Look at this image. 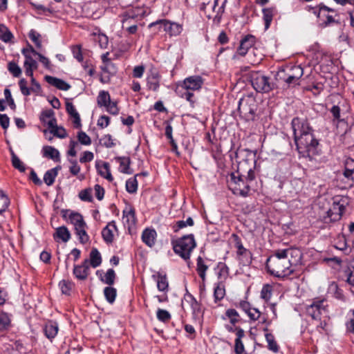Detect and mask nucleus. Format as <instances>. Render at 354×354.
<instances>
[{
	"label": "nucleus",
	"mask_w": 354,
	"mask_h": 354,
	"mask_svg": "<svg viewBox=\"0 0 354 354\" xmlns=\"http://www.w3.org/2000/svg\"><path fill=\"white\" fill-rule=\"evenodd\" d=\"M345 210V206L339 203L333 202V206L323 216L322 221L324 223L329 224L341 219Z\"/></svg>",
	"instance_id": "1a4fd4ad"
},
{
	"label": "nucleus",
	"mask_w": 354,
	"mask_h": 354,
	"mask_svg": "<svg viewBox=\"0 0 354 354\" xmlns=\"http://www.w3.org/2000/svg\"><path fill=\"white\" fill-rule=\"evenodd\" d=\"M290 267L291 263L289 259H273L266 262L268 271L278 278H284L291 275L293 273V270L290 269Z\"/></svg>",
	"instance_id": "20e7f679"
},
{
	"label": "nucleus",
	"mask_w": 354,
	"mask_h": 354,
	"mask_svg": "<svg viewBox=\"0 0 354 354\" xmlns=\"http://www.w3.org/2000/svg\"><path fill=\"white\" fill-rule=\"evenodd\" d=\"M225 295V286L221 282L217 283L214 288V301L216 303L223 299Z\"/></svg>",
	"instance_id": "c9c22d12"
},
{
	"label": "nucleus",
	"mask_w": 354,
	"mask_h": 354,
	"mask_svg": "<svg viewBox=\"0 0 354 354\" xmlns=\"http://www.w3.org/2000/svg\"><path fill=\"white\" fill-rule=\"evenodd\" d=\"M236 173L237 176L234 173L230 176V189L234 194L246 197L250 191V183L255 179L254 171L252 168H250L247 176L240 174L239 170Z\"/></svg>",
	"instance_id": "f257e3e1"
},
{
	"label": "nucleus",
	"mask_w": 354,
	"mask_h": 354,
	"mask_svg": "<svg viewBox=\"0 0 354 354\" xmlns=\"http://www.w3.org/2000/svg\"><path fill=\"white\" fill-rule=\"evenodd\" d=\"M150 28L154 30H161L167 32L171 36L178 35L183 30L182 26L174 22H171L167 19H160L155 22H152L149 25Z\"/></svg>",
	"instance_id": "0eeeda50"
},
{
	"label": "nucleus",
	"mask_w": 354,
	"mask_h": 354,
	"mask_svg": "<svg viewBox=\"0 0 354 354\" xmlns=\"http://www.w3.org/2000/svg\"><path fill=\"white\" fill-rule=\"evenodd\" d=\"M11 155V162L13 167L20 172H25L26 167L19 158L15 153L12 148L10 149Z\"/></svg>",
	"instance_id": "c756f323"
},
{
	"label": "nucleus",
	"mask_w": 354,
	"mask_h": 354,
	"mask_svg": "<svg viewBox=\"0 0 354 354\" xmlns=\"http://www.w3.org/2000/svg\"><path fill=\"white\" fill-rule=\"evenodd\" d=\"M318 47L319 46H314V48L309 50V54L308 55V57H311L316 62H319L324 56V53L319 50Z\"/></svg>",
	"instance_id": "79ce46f5"
},
{
	"label": "nucleus",
	"mask_w": 354,
	"mask_h": 354,
	"mask_svg": "<svg viewBox=\"0 0 354 354\" xmlns=\"http://www.w3.org/2000/svg\"><path fill=\"white\" fill-rule=\"evenodd\" d=\"M21 53L24 55L25 59H28V57L38 56L39 54V53L33 49L32 46H28L26 48H24L21 50Z\"/></svg>",
	"instance_id": "680f3d73"
},
{
	"label": "nucleus",
	"mask_w": 354,
	"mask_h": 354,
	"mask_svg": "<svg viewBox=\"0 0 354 354\" xmlns=\"http://www.w3.org/2000/svg\"><path fill=\"white\" fill-rule=\"evenodd\" d=\"M325 301L324 299H316L308 306L306 312L313 319L317 320L321 319V315L323 312H326Z\"/></svg>",
	"instance_id": "9b49d317"
},
{
	"label": "nucleus",
	"mask_w": 354,
	"mask_h": 354,
	"mask_svg": "<svg viewBox=\"0 0 354 354\" xmlns=\"http://www.w3.org/2000/svg\"><path fill=\"white\" fill-rule=\"evenodd\" d=\"M286 72L290 75L294 76L295 78H297L298 80H299L304 74L303 68L299 65H287Z\"/></svg>",
	"instance_id": "e433bc0d"
},
{
	"label": "nucleus",
	"mask_w": 354,
	"mask_h": 354,
	"mask_svg": "<svg viewBox=\"0 0 354 354\" xmlns=\"http://www.w3.org/2000/svg\"><path fill=\"white\" fill-rule=\"evenodd\" d=\"M66 110L68 114L73 118L74 127L77 129L80 128L82 127L80 116L74 105L71 102L67 101L66 102Z\"/></svg>",
	"instance_id": "aec40b11"
},
{
	"label": "nucleus",
	"mask_w": 354,
	"mask_h": 354,
	"mask_svg": "<svg viewBox=\"0 0 354 354\" xmlns=\"http://www.w3.org/2000/svg\"><path fill=\"white\" fill-rule=\"evenodd\" d=\"M79 142L84 145H89L91 143L90 137L84 131H80L77 134Z\"/></svg>",
	"instance_id": "338daca9"
},
{
	"label": "nucleus",
	"mask_w": 354,
	"mask_h": 354,
	"mask_svg": "<svg viewBox=\"0 0 354 354\" xmlns=\"http://www.w3.org/2000/svg\"><path fill=\"white\" fill-rule=\"evenodd\" d=\"M203 82L201 76L193 75L185 78L178 86L180 87L181 90L198 91L201 88Z\"/></svg>",
	"instance_id": "9d476101"
},
{
	"label": "nucleus",
	"mask_w": 354,
	"mask_h": 354,
	"mask_svg": "<svg viewBox=\"0 0 354 354\" xmlns=\"http://www.w3.org/2000/svg\"><path fill=\"white\" fill-rule=\"evenodd\" d=\"M208 269V266L205 263L203 258L201 257H198L197 258V263H196V270L201 278L203 281H205L206 279V271Z\"/></svg>",
	"instance_id": "473e14b6"
},
{
	"label": "nucleus",
	"mask_w": 354,
	"mask_h": 354,
	"mask_svg": "<svg viewBox=\"0 0 354 354\" xmlns=\"http://www.w3.org/2000/svg\"><path fill=\"white\" fill-rule=\"evenodd\" d=\"M103 292L106 300L111 304H113L117 296L116 289L111 286H106Z\"/></svg>",
	"instance_id": "f704fd0d"
},
{
	"label": "nucleus",
	"mask_w": 354,
	"mask_h": 354,
	"mask_svg": "<svg viewBox=\"0 0 354 354\" xmlns=\"http://www.w3.org/2000/svg\"><path fill=\"white\" fill-rule=\"evenodd\" d=\"M115 278H116L115 272L114 270L112 268L108 269L104 276H102L101 274L100 276V281L102 283L108 285L109 286L114 284Z\"/></svg>",
	"instance_id": "c85d7f7f"
},
{
	"label": "nucleus",
	"mask_w": 354,
	"mask_h": 354,
	"mask_svg": "<svg viewBox=\"0 0 354 354\" xmlns=\"http://www.w3.org/2000/svg\"><path fill=\"white\" fill-rule=\"evenodd\" d=\"M351 315L346 322V330L354 334V310H351Z\"/></svg>",
	"instance_id": "774afa93"
},
{
	"label": "nucleus",
	"mask_w": 354,
	"mask_h": 354,
	"mask_svg": "<svg viewBox=\"0 0 354 354\" xmlns=\"http://www.w3.org/2000/svg\"><path fill=\"white\" fill-rule=\"evenodd\" d=\"M71 51L74 58H75L78 62H82L83 61L81 46H71Z\"/></svg>",
	"instance_id": "052dcab7"
},
{
	"label": "nucleus",
	"mask_w": 354,
	"mask_h": 354,
	"mask_svg": "<svg viewBox=\"0 0 354 354\" xmlns=\"http://www.w3.org/2000/svg\"><path fill=\"white\" fill-rule=\"evenodd\" d=\"M115 160L120 164L119 171L126 174H132L133 171L131 169V159L129 156H118L115 158Z\"/></svg>",
	"instance_id": "6ab92c4d"
},
{
	"label": "nucleus",
	"mask_w": 354,
	"mask_h": 354,
	"mask_svg": "<svg viewBox=\"0 0 354 354\" xmlns=\"http://www.w3.org/2000/svg\"><path fill=\"white\" fill-rule=\"evenodd\" d=\"M152 278L157 283V288L159 291L167 293L169 290V282L166 274L159 272L152 275Z\"/></svg>",
	"instance_id": "dca6fc26"
},
{
	"label": "nucleus",
	"mask_w": 354,
	"mask_h": 354,
	"mask_svg": "<svg viewBox=\"0 0 354 354\" xmlns=\"http://www.w3.org/2000/svg\"><path fill=\"white\" fill-rule=\"evenodd\" d=\"M86 227V226H81L80 228L78 227L75 230L76 234L79 236L80 243L83 244L86 243L89 239L85 230Z\"/></svg>",
	"instance_id": "8fccbe9b"
},
{
	"label": "nucleus",
	"mask_w": 354,
	"mask_h": 354,
	"mask_svg": "<svg viewBox=\"0 0 354 354\" xmlns=\"http://www.w3.org/2000/svg\"><path fill=\"white\" fill-rule=\"evenodd\" d=\"M55 239H60L63 242H67L71 239V233L65 226H61L56 229L53 235Z\"/></svg>",
	"instance_id": "cd10ccee"
},
{
	"label": "nucleus",
	"mask_w": 354,
	"mask_h": 354,
	"mask_svg": "<svg viewBox=\"0 0 354 354\" xmlns=\"http://www.w3.org/2000/svg\"><path fill=\"white\" fill-rule=\"evenodd\" d=\"M156 232L153 229L146 228L142 234V241L149 247L151 248L155 245Z\"/></svg>",
	"instance_id": "412c9836"
},
{
	"label": "nucleus",
	"mask_w": 354,
	"mask_h": 354,
	"mask_svg": "<svg viewBox=\"0 0 354 354\" xmlns=\"http://www.w3.org/2000/svg\"><path fill=\"white\" fill-rule=\"evenodd\" d=\"M243 312L245 313L249 317L250 319L253 322L258 320L261 317V315L259 309L252 308V306H250L248 310H243Z\"/></svg>",
	"instance_id": "09e8293b"
},
{
	"label": "nucleus",
	"mask_w": 354,
	"mask_h": 354,
	"mask_svg": "<svg viewBox=\"0 0 354 354\" xmlns=\"http://www.w3.org/2000/svg\"><path fill=\"white\" fill-rule=\"evenodd\" d=\"M45 336L52 342L53 339L57 336L59 330V325L55 321L47 322L43 328Z\"/></svg>",
	"instance_id": "ddd939ff"
},
{
	"label": "nucleus",
	"mask_w": 354,
	"mask_h": 354,
	"mask_svg": "<svg viewBox=\"0 0 354 354\" xmlns=\"http://www.w3.org/2000/svg\"><path fill=\"white\" fill-rule=\"evenodd\" d=\"M335 248H337L339 250H341L344 252V254H349L351 252V248L349 245H348L346 239L344 237H342V239H340L335 245Z\"/></svg>",
	"instance_id": "c03bdc74"
},
{
	"label": "nucleus",
	"mask_w": 354,
	"mask_h": 354,
	"mask_svg": "<svg viewBox=\"0 0 354 354\" xmlns=\"http://www.w3.org/2000/svg\"><path fill=\"white\" fill-rule=\"evenodd\" d=\"M80 198L83 201L91 202L93 200L91 196V189H85L79 193Z\"/></svg>",
	"instance_id": "e2e57ef3"
},
{
	"label": "nucleus",
	"mask_w": 354,
	"mask_h": 354,
	"mask_svg": "<svg viewBox=\"0 0 354 354\" xmlns=\"http://www.w3.org/2000/svg\"><path fill=\"white\" fill-rule=\"evenodd\" d=\"M138 174H136L133 178H131L128 179L126 182V190L127 192L130 194H134L137 192L138 189V181L136 179V176Z\"/></svg>",
	"instance_id": "37998d69"
},
{
	"label": "nucleus",
	"mask_w": 354,
	"mask_h": 354,
	"mask_svg": "<svg viewBox=\"0 0 354 354\" xmlns=\"http://www.w3.org/2000/svg\"><path fill=\"white\" fill-rule=\"evenodd\" d=\"M50 132L59 138H65L67 136L66 131L63 127H57L53 130H50Z\"/></svg>",
	"instance_id": "0e129e2a"
},
{
	"label": "nucleus",
	"mask_w": 354,
	"mask_h": 354,
	"mask_svg": "<svg viewBox=\"0 0 354 354\" xmlns=\"http://www.w3.org/2000/svg\"><path fill=\"white\" fill-rule=\"evenodd\" d=\"M295 252H299V251L294 250L292 249L277 250L274 252V254L267 259V261H271L273 259H288V254L293 256Z\"/></svg>",
	"instance_id": "5701e85b"
},
{
	"label": "nucleus",
	"mask_w": 354,
	"mask_h": 354,
	"mask_svg": "<svg viewBox=\"0 0 354 354\" xmlns=\"http://www.w3.org/2000/svg\"><path fill=\"white\" fill-rule=\"evenodd\" d=\"M147 86L149 89L156 91L160 86L158 80V74H153L147 80Z\"/></svg>",
	"instance_id": "49530a36"
},
{
	"label": "nucleus",
	"mask_w": 354,
	"mask_h": 354,
	"mask_svg": "<svg viewBox=\"0 0 354 354\" xmlns=\"http://www.w3.org/2000/svg\"><path fill=\"white\" fill-rule=\"evenodd\" d=\"M59 286L63 294L69 295L70 291L73 287V283L68 281L62 280L59 282Z\"/></svg>",
	"instance_id": "bf43d9fd"
},
{
	"label": "nucleus",
	"mask_w": 354,
	"mask_h": 354,
	"mask_svg": "<svg viewBox=\"0 0 354 354\" xmlns=\"http://www.w3.org/2000/svg\"><path fill=\"white\" fill-rule=\"evenodd\" d=\"M43 156L52 159L55 162H59V151L52 146H45L42 149Z\"/></svg>",
	"instance_id": "4be33fe9"
},
{
	"label": "nucleus",
	"mask_w": 354,
	"mask_h": 354,
	"mask_svg": "<svg viewBox=\"0 0 354 354\" xmlns=\"http://www.w3.org/2000/svg\"><path fill=\"white\" fill-rule=\"evenodd\" d=\"M111 101V97L108 91H100L97 97V102L99 106H106Z\"/></svg>",
	"instance_id": "ea45409f"
},
{
	"label": "nucleus",
	"mask_w": 354,
	"mask_h": 354,
	"mask_svg": "<svg viewBox=\"0 0 354 354\" xmlns=\"http://www.w3.org/2000/svg\"><path fill=\"white\" fill-rule=\"evenodd\" d=\"M157 319L162 322H168L171 319L170 313L163 309L158 308L156 313Z\"/></svg>",
	"instance_id": "6e6d98bb"
},
{
	"label": "nucleus",
	"mask_w": 354,
	"mask_h": 354,
	"mask_svg": "<svg viewBox=\"0 0 354 354\" xmlns=\"http://www.w3.org/2000/svg\"><path fill=\"white\" fill-rule=\"evenodd\" d=\"M257 107L256 100L251 96H247L239 100L238 111L245 121H252L255 119Z\"/></svg>",
	"instance_id": "423d86ee"
},
{
	"label": "nucleus",
	"mask_w": 354,
	"mask_h": 354,
	"mask_svg": "<svg viewBox=\"0 0 354 354\" xmlns=\"http://www.w3.org/2000/svg\"><path fill=\"white\" fill-rule=\"evenodd\" d=\"M12 33L4 24H0V40L4 43L11 42L13 38Z\"/></svg>",
	"instance_id": "72a5a7b5"
},
{
	"label": "nucleus",
	"mask_w": 354,
	"mask_h": 354,
	"mask_svg": "<svg viewBox=\"0 0 354 354\" xmlns=\"http://www.w3.org/2000/svg\"><path fill=\"white\" fill-rule=\"evenodd\" d=\"M313 131L300 136L299 138L296 136L295 142L297 149L301 153H307V156L315 155L317 153V147L319 145L318 140L315 138Z\"/></svg>",
	"instance_id": "39448f33"
},
{
	"label": "nucleus",
	"mask_w": 354,
	"mask_h": 354,
	"mask_svg": "<svg viewBox=\"0 0 354 354\" xmlns=\"http://www.w3.org/2000/svg\"><path fill=\"white\" fill-rule=\"evenodd\" d=\"M59 169H61V167L57 166L46 171L44 175V181L48 186H50L54 183Z\"/></svg>",
	"instance_id": "b1692460"
},
{
	"label": "nucleus",
	"mask_w": 354,
	"mask_h": 354,
	"mask_svg": "<svg viewBox=\"0 0 354 354\" xmlns=\"http://www.w3.org/2000/svg\"><path fill=\"white\" fill-rule=\"evenodd\" d=\"M88 260L85 259L82 265L75 266L73 274L80 280H85L89 272Z\"/></svg>",
	"instance_id": "4468645a"
},
{
	"label": "nucleus",
	"mask_w": 354,
	"mask_h": 354,
	"mask_svg": "<svg viewBox=\"0 0 354 354\" xmlns=\"http://www.w3.org/2000/svg\"><path fill=\"white\" fill-rule=\"evenodd\" d=\"M44 80L49 84L56 87L59 90L68 91L71 87L68 83L63 80L50 75H46Z\"/></svg>",
	"instance_id": "2eb2a0df"
},
{
	"label": "nucleus",
	"mask_w": 354,
	"mask_h": 354,
	"mask_svg": "<svg viewBox=\"0 0 354 354\" xmlns=\"http://www.w3.org/2000/svg\"><path fill=\"white\" fill-rule=\"evenodd\" d=\"M102 71L107 75L113 76L117 73V68L115 65L111 62L104 63L100 66Z\"/></svg>",
	"instance_id": "a19ab883"
},
{
	"label": "nucleus",
	"mask_w": 354,
	"mask_h": 354,
	"mask_svg": "<svg viewBox=\"0 0 354 354\" xmlns=\"http://www.w3.org/2000/svg\"><path fill=\"white\" fill-rule=\"evenodd\" d=\"M291 127L293 131L294 140L305 133H309L313 129L306 118H294L291 121Z\"/></svg>",
	"instance_id": "6e6552de"
},
{
	"label": "nucleus",
	"mask_w": 354,
	"mask_h": 354,
	"mask_svg": "<svg viewBox=\"0 0 354 354\" xmlns=\"http://www.w3.org/2000/svg\"><path fill=\"white\" fill-rule=\"evenodd\" d=\"M55 116V112L52 109L44 110L41 113L39 119L44 124H46L47 119H51Z\"/></svg>",
	"instance_id": "69168bd1"
},
{
	"label": "nucleus",
	"mask_w": 354,
	"mask_h": 354,
	"mask_svg": "<svg viewBox=\"0 0 354 354\" xmlns=\"http://www.w3.org/2000/svg\"><path fill=\"white\" fill-rule=\"evenodd\" d=\"M113 230H117V226L115 221L109 222L106 227L102 229V236L104 241L109 244L113 241Z\"/></svg>",
	"instance_id": "a211bd4d"
},
{
	"label": "nucleus",
	"mask_w": 354,
	"mask_h": 354,
	"mask_svg": "<svg viewBox=\"0 0 354 354\" xmlns=\"http://www.w3.org/2000/svg\"><path fill=\"white\" fill-rule=\"evenodd\" d=\"M248 78L253 88L258 93H268L276 88V84L261 71H250Z\"/></svg>",
	"instance_id": "7ed1b4c3"
},
{
	"label": "nucleus",
	"mask_w": 354,
	"mask_h": 354,
	"mask_svg": "<svg viewBox=\"0 0 354 354\" xmlns=\"http://www.w3.org/2000/svg\"><path fill=\"white\" fill-rule=\"evenodd\" d=\"M272 290V287L270 285L265 284L261 291V297L266 301H268L271 298Z\"/></svg>",
	"instance_id": "13d9d810"
},
{
	"label": "nucleus",
	"mask_w": 354,
	"mask_h": 354,
	"mask_svg": "<svg viewBox=\"0 0 354 354\" xmlns=\"http://www.w3.org/2000/svg\"><path fill=\"white\" fill-rule=\"evenodd\" d=\"M10 200L3 191H0V214L8 207Z\"/></svg>",
	"instance_id": "603ef678"
},
{
	"label": "nucleus",
	"mask_w": 354,
	"mask_h": 354,
	"mask_svg": "<svg viewBox=\"0 0 354 354\" xmlns=\"http://www.w3.org/2000/svg\"><path fill=\"white\" fill-rule=\"evenodd\" d=\"M89 263L93 268H97L102 263V257L97 248H93L91 250L90 252V260H88V263Z\"/></svg>",
	"instance_id": "7c9ffc66"
},
{
	"label": "nucleus",
	"mask_w": 354,
	"mask_h": 354,
	"mask_svg": "<svg viewBox=\"0 0 354 354\" xmlns=\"http://www.w3.org/2000/svg\"><path fill=\"white\" fill-rule=\"evenodd\" d=\"M346 277V281L351 286L354 287V266L351 265L344 270Z\"/></svg>",
	"instance_id": "864d4df0"
},
{
	"label": "nucleus",
	"mask_w": 354,
	"mask_h": 354,
	"mask_svg": "<svg viewBox=\"0 0 354 354\" xmlns=\"http://www.w3.org/2000/svg\"><path fill=\"white\" fill-rule=\"evenodd\" d=\"M122 213V221L124 225H127L128 228L131 229L136 223L135 209L131 206L126 207Z\"/></svg>",
	"instance_id": "f8f14e48"
},
{
	"label": "nucleus",
	"mask_w": 354,
	"mask_h": 354,
	"mask_svg": "<svg viewBox=\"0 0 354 354\" xmlns=\"http://www.w3.org/2000/svg\"><path fill=\"white\" fill-rule=\"evenodd\" d=\"M68 218L71 224L76 228H80L81 226H86L84 221L83 216L77 212H71L68 215Z\"/></svg>",
	"instance_id": "bb28decb"
},
{
	"label": "nucleus",
	"mask_w": 354,
	"mask_h": 354,
	"mask_svg": "<svg viewBox=\"0 0 354 354\" xmlns=\"http://www.w3.org/2000/svg\"><path fill=\"white\" fill-rule=\"evenodd\" d=\"M96 167L98 171L99 174L103 178L108 180L109 182L113 180V178L111 174L110 171V165L109 162H104L102 166H100L98 164H96Z\"/></svg>",
	"instance_id": "393cba45"
},
{
	"label": "nucleus",
	"mask_w": 354,
	"mask_h": 354,
	"mask_svg": "<svg viewBox=\"0 0 354 354\" xmlns=\"http://www.w3.org/2000/svg\"><path fill=\"white\" fill-rule=\"evenodd\" d=\"M176 93L181 97L186 99L188 102H190L192 106H194L195 100H194V93L188 90H181L180 87L177 86L176 90Z\"/></svg>",
	"instance_id": "58836bf2"
},
{
	"label": "nucleus",
	"mask_w": 354,
	"mask_h": 354,
	"mask_svg": "<svg viewBox=\"0 0 354 354\" xmlns=\"http://www.w3.org/2000/svg\"><path fill=\"white\" fill-rule=\"evenodd\" d=\"M171 245L174 252L187 261L190 259L191 253L196 248V243L194 234H190L172 240Z\"/></svg>",
	"instance_id": "f03ea898"
},
{
	"label": "nucleus",
	"mask_w": 354,
	"mask_h": 354,
	"mask_svg": "<svg viewBox=\"0 0 354 354\" xmlns=\"http://www.w3.org/2000/svg\"><path fill=\"white\" fill-rule=\"evenodd\" d=\"M10 324V319L8 313H0V331L8 329Z\"/></svg>",
	"instance_id": "a18cd8bd"
},
{
	"label": "nucleus",
	"mask_w": 354,
	"mask_h": 354,
	"mask_svg": "<svg viewBox=\"0 0 354 354\" xmlns=\"http://www.w3.org/2000/svg\"><path fill=\"white\" fill-rule=\"evenodd\" d=\"M223 319H228L232 325L235 326L240 322L241 317L236 310L229 308L226 310L225 315L222 317Z\"/></svg>",
	"instance_id": "a878e982"
},
{
	"label": "nucleus",
	"mask_w": 354,
	"mask_h": 354,
	"mask_svg": "<svg viewBox=\"0 0 354 354\" xmlns=\"http://www.w3.org/2000/svg\"><path fill=\"white\" fill-rule=\"evenodd\" d=\"M322 22L320 26L322 28H326L333 24L337 23L333 16L326 14H322V18H319Z\"/></svg>",
	"instance_id": "5fc2aeb1"
},
{
	"label": "nucleus",
	"mask_w": 354,
	"mask_h": 354,
	"mask_svg": "<svg viewBox=\"0 0 354 354\" xmlns=\"http://www.w3.org/2000/svg\"><path fill=\"white\" fill-rule=\"evenodd\" d=\"M265 337L268 342V348L274 353H277L279 347L274 339V335L272 333H266Z\"/></svg>",
	"instance_id": "4c0bfd02"
},
{
	"label": "nucleus",
	"mask_w": 354,
	"mask_h": 354,
	"mask_svg": "<svg viewBox=\"0 0 354 354\" xmlns=\"http://www.w3.org/2000/svg\"><path fill=\"white\" fill-rule=\"evenodd\" d=\"M274 11V8H266L262 10L263 19L265 23L266 30L268 29L270 26V24L273 19Z\"/></svg>",
	"instance_id": "2f4dec72"
},
{
	"label": "nucleus",
	"mask_w": 354,
	"mask_h": 354,
	"mask_svg": "<svg viewBox=\"0 0 354 354\" xmlns=\"http://www.w3.org/2000/svg\"><path fill=\"white\" fill-rule=\"evenodd\" d=\"M233 237L235 247L237 248V254L246 257L245 263H251L250 252L243 247L241 239L236 234H233Z\"/></svg>",
	"instance_id": "f3484780"
},
{
	"label": "nucleus",
	"mask_w": 354,
	"mask_h": 354,
	"mask_svg": "<svg viewBox=\"0 0 354 354\" xmlns=\"http://www.w3.org/2000/svg\"><path fill=\"white\" fill-rule=\"evenodd\" d=\"M93 40L98 44H108L109 42L108 37L100 31L93 34Z\"/></svg>",
	"instance_id": "de8ad7c7"
},
{
	"label": "nucleus",
	"mask_w": 354,
	"mask_h": 354,
	"mask_svg": "<svg viewBox=\"0 0 354 354\" xmlns=\"http://www.w3.org/2000/svg\"><path fill=\"white\" fill-rule=\"evenodd\" d=\"M28 37L35 44H41L44 41L41 35L34 29L30 30Z\"/></svg>",
	"instance_id": "4d7b16f0"
},
{
	"label": "nucleus",
	"mask_w": 354,
	"mask_h": 354,
	"mask_svg": "<svg viewBox=\"0 0 354 354\" xmlns=\"http://www.w3.org/2000/svg\"><path fill=\"white\" fill-rule=\"evenodd\" d=\"M8 70L15 77H18L21 74V69L15 62H10L8 64Z\"/></svg>",
	"instance_id": "3c124183"
}]
</instances>
